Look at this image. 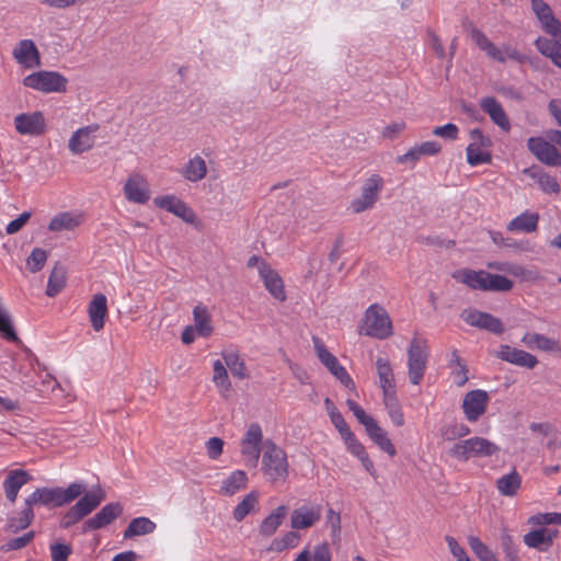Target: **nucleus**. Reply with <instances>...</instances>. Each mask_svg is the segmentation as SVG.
<instances>
[{
  "instance_id": "obj_9",
  "label": "nucleus",
  "mask_w": 561,
  "mask_h": 561,
  "mask_svg": "<svg viewBox=\"0 0 561 561\" xmlns=\"http://www.w3.org/2000/svg\"><path fill=\"white\" fill-rule=\"evenodd\" d=\"M427 363L425 341L413 337L408 350L409 380L419 385L424 376Z\"/></svg>"
},
{
  "instance_id": "obj_7",
  "label": "nucleus",
  "mask_w": 561,
  "mask_h": 561,
  "mask_svg": "<svg viewBox=\"0 0 561 561\" xmlns=\"http://www.w3.org/2000/svg\"><path fill=\"white\" fill-rule=\"evenodd\" d=\"M23 84L44 93L66 92L68 79L57 71L41 70L26 76Z\"/></svg>"
},
{
  "instance_id": "obj_40",
  "label": "nucleus",
  "mask_w": 561,
  "mask_h": 561,
  "mask_svg": "<svg viewBox=\"0 0 561 561\" xmlns=\"http://www.w3.org/2000/svg\"><path fill=\"white\" fill-rule=\"evenodd\" d=\"M449 367L451 369L453 382L456 386H465L469 379L468 368L456 350L451 352Z\"/></svg>"
},
{
  "instance_id": "obj_36",
  "label": "nucleus",
  "mask_w": 561,
  "mask_h": 561,
  "mask_svg": "<svg viewBox=\"0 0 561 561\" xmlns=\"http://www.w3.org/2000/svg\"><path fill=\"white\" fill-rule=\"evenodd\" d=\"M194 329L197 335L208 337L213 333L211 318L206 307L198 305L193 309Z\"/></svg>"
},
{
  "instance_id": "obj_2",
  "label": "nucleus",
  "mask_w": 561,
  "mask_h": 561,
  "mask_svg": "<svg viewBox=\"0 0 561 561\" xmlns=\"http://www.w3.org/2000/svg\"><path fill=\"white\" fill-rule=\"evenodd\" d=\"M454 277L476 290L506 293L512 290L514 286L513 280L506 276L491 274L483 270H463L458 275H454Z\"/></svg>"
},
{
  "instance_id": "obj_41",
  "label": "nucleus",
  "mask_w": 561,
  "mask_h": 561,
  "mask_svg": "<svg viewBox=\"0 0 561 561\" xmlns=\"http://www.w3.org/2000/svg\"><path fill=\"white\" fill-rule=\"evenodd\" d=\"M66 286V271L62 266L56 265L47 282L46 295L48 297L57 296Z\"/></svg>"
},
{
  "instance_id": "obj_30",
  "label": "nucleus",
  "mask_w": 561,
  "mask_h": 561,
  "mask_svg": "<svg viewBox=\"0 0 561 561\" xmlns=\"http://www.w3.org/2000/svg\"><path fill=\"white\" fill-rule=\"evenodd\" d=\"M288 513L286 505H279L273 512H271L260 525V534L264 537H271L276 533L278 527L283 524Z\"/></svg>"
},
{
  "instance_id": "obj_35",
  "label": "nucleus",
  "mask_w": 561,
  "mask_h": 561,
  "mask_svg": "<svg viewBox=\"0 0 561 561\" xmlns=\"http://www.w3.org/2000/svg\"><path fill=\"white\" fill-rule=\"evenodd\" d=\"M248 483V476L243 470H234L221 483L220 493L227 496L236 494L244 489Z\"/></svg>"
},
{
  "instance_id": "obj_60",
  "label": "nucleus",
  "mask_w": 561,
  "mask_h": 561,
  "mask_svg": "<svg viewBox=\"0 0 561 561\" xmlns=\"http://www.w3.org/2000/svg\"><path fill=\"white\" fill-rule=\"evenodd\" d=\"M213 379L218 386H225L228 382L227 365L219 359L214 362Z\"/></svg>"
},
{
  "instance_id": "obj_64",
  "label": "nucleus",
  "mask_w": 561,
  "mask_h": 561,
  "mask_svg": "<svg viewBox=\"0 0 561 561\" xmlns=\"http://www.w3.org/2000/svg\"><path fill=\"white\" fill-rule=\"evenodd\" d=\"M313 561H331V552L327 543L318 545L314 547Z\"/></svg>"
},
{
  "instance_id": "obj_4",
  "label": "nucleus",
  "mask_w": 561,
  "mask_h": 561,
  "mask_svg": "<svg viewBox=\"0 0 561 561\" xmlns=\"http://www.w3.org/2000/svg\"><path fill=\"white\" fill-rule=\"evenodd\" d=\"M359 334L378 340H386L393 334L392 321L382 306L373 304L366 309Z\"/></svg>"
},
{
  "instance_id": "obj_24",
  "label": "nucleus",
  "mask_w": 561,
  "mask_h": 561,
  "mask_svg": "<svg viewBox=\"0 0 561 561\" xmlns=\"http://www.w3.org/2000/svg\"><path fill=\"white\" fill-rule=\"evenodd\" d=\"M89 318L95 332L104 328L105 317L107 316V299L103 294L93 296L88 308Z\"/></svg>"
},
{
  "instance_id": "obj_19",
  "label": "nucleus",
  "mask_w": 561,
  "mask_h": 561,
  "mask_svg": "<svg viewBox=\"0 0 561 561\" xmlns=\"http://www.w3.org/2000/svg\"><path fill=\"white\" fill-rule=\"evenodd\" d=\"M15 128L22 135L39 136L45 131V118L42 112L22 113L14 118Z\"/></svg>"
},
{
  "instance_id": "obj_62",
  "label": "nucleus",
  "mask_w": 561,
  "mask_h": 561,
  "mask_svg": "<svg viewBox=\"0 0 561 561\" xmlns=\"http://www.w3.org/2000/svg\"><path fill=\"white\" fill-rule=\"evenodd\" d=\"M31 218V213L24 211L18 218L10 221L5 228L7 233L13 234L20 231Z\"/></svg>"
},
{
  "instance_id": "obj_13",
  "label": "nucleus",
  "mask_w": 561,
  "mask_h": 561,
  "mask_svg": "<svg viewBox=\"0 0 561 561\" xmlns=\"http://www.w3.org/2000/svg\"><path fill=\"white\" fill-rule=\"evenodd\" d=\"M527 147L540 162L550 167H561V153L548 139L530 137Z\"/></svg>"
},
{
  "instance_id": "obj_42",
  "label": "nucleus",
  "mask_w": 561,
  "mask_h": 561,
  "mask_svg": "<svg viewBox=\"0 0 561 561\" xmlns=\"http://www.w3.org/2000/svg\"><path fill=\"white\" fill-rule=\"evenodd\" d=\"M222 357L225 364L227 365L233 377H237L239 379H244L245 377H248L245 364L240 358L239 354L232 351H227L222 352Z\"/></svg>"
},
{
  "instance_id": "obj_25",
  "label": "nucleus",
  "mask_w": 561,
  "mask_h": 561,
  "mask_svg": "<svg viewBox=\"0 0 561 561\" xmlns=\"http://www.w3.org/2000/svg\"><path fill=\"white\" fill-rule=\"evenodd\" d=\"M31 476L27 471L22 469L11 470L5 480L3 481V488L7 499L14 503L19 493V490L31 480Z\"/></svg>"
},
{
  "instance_id": "obj_50",
  "label": "nucleus",
  "mask_w": 561,
  "mask_h": 561,
  "mask_svg": "<svg viewBox=\"0 0 561 561\" xmlns=\"http://www.w3.org/2000/svg\"><path fill=\"white\" fill-rule=\"evenodd\" d=\"M535 45L540 54L548 58H551L561 48V44L558 41L546 37H538Z\"/></svg>"
},
{
  "instance_id": "obj_38",
  "label": "nucleus",
  "mask_w": 561,
  "mask_h": 561,
  "mask_svg": "<svg viewBox=\"0 0 561 561\" xmlns=\"http://www.w3.org/2000/svg\"><path fill=\"white\" fill-rule=\"evenodd\" d=\"M522 342L530 348H538L541 351H554L559 345V342L553 339H550L540 333L531 332H527L523 336Z\"/></svg>"
},
{
  "instance_id": "obj_14",
  "label": "nucleus",
  "mask_w": 561,
  "mask_h": 561,
  "mask_svg": "<svg viewBox=\"0 0 561 561\" xmlns=\"http://www.w3.org/2000/svg\"><path fill=\"white\" fill-rule=\"evenodd\" d=\"M322 516V505L307 503L295 508L290 514V527L296 530L307 529L314 526Z\"/></svg>"
},
{
  "instance_id": "obj_29",
  "label": "nucleus",
  "mask_w": 561,
  "mask_h": 561,
  "mask_svg": "<svg viewBox=\"0 0 561 561\" xmlns=\"http://www.w3.org/2000/svg\"><path fill=\"white\" fill-rule=\"evenodd\" d=\"M524 173L536 180L543 193L558 194L560 192L558 180L554 176L546 173L541 168L531 167L525 169Z\"/></svg>"
},
{
  "instance_id": "obj_10",
  "label": "nucleus",
  "mask_w": 561,
  "mask_h": 561,
  "mask_svg": "<svg viewBox=\"0 0 561 561\" xmlns=\"http://www.w3.org/2000/svg\"><path fill=\"white\" fill-rule=\"evenodd\" d=\"M383 188V179L378 174H373L366 180L362 187V194L358 198L352 201L350 208L353 213L359 214L374 207Z\"/></svg>"
},
{
  "instance_id": "obj_55",
  "label": "nucleus",
  "mask_w": 561,
  "mask_h": 561,
  "mask_svg": "<svg viewBox=\"0 0 561 561\" xmlns=\"http://www.w3.org/2000/svg\"><path fill=\"white\" fill-rule=\"evenodd\" d=\"M467 30L469 32L471 39L481 50L484 51L492 44V42L486 37V35L479 28L474 27L471 22L468 23Z\"/></svg>"
},
{
  "instance_id": "obj_61",
  "label": "nucleus",
  "mask_w": 561,
  "mask_h": 561,
  "mask_svg": "<svg viewBox=\"0 0 561 561\" xmlns=\"http://www.w3.org/2000/svg\"><path fill=\"white\" fill-rule=\"evenodd\" d=\"M347 404L350 410L353 412L354 416L362 425H364V427H366L367 424H370L374 421V419L366 414L364 409L359 407L355 401L347 400Z\"/></svg>"
},
{
  "instance_id": "obj_12",
  "label": "nucleus",
  "mask_w": 561,
  "mask_h": 561,
  "mask_svg": "<svg viewBox=\"0 0 561 561\" xmlns=\"http://www.w3.org/2000/svg\"><path fill=\"white\" fill-rule=\"evenodd\" d=\"M461 319L469 325L483 329L493 334L500 335L504 332V325L500 318L477 309H465Z\"/></svg>"
},
{
  "instance_id": "obj_32",
  "label": "nucleus",
  "mask_w": 561,
  "mask_h": 561,
  "mask_svg": "<svg viewBox=\"0 0 561 561\" xmlns=\"http://www.w3.org/2000/svg\"><path fill=\"white\" fill-rule=\"evenodd\" d=\"M383 390V402L388 411L391 421L397 426H402L404 423L401 404L397 397L396 388H382Z\"/></svg>"
},
{
  "instance_id": "obj_27",
  "label": "nucleus",
  "mask_w": 561,
  "mask_h": 561,
  "mask_svg": "<svg viewBox=\"0 0 561 561\" xmlns=\"http://www.w3.org/2000/svg\"><path fill=\"white\" fill-rule=\"evenodd\" d=\"M442 151V145L437 141L430 140L411 148L407 153L399 158L402 163H415L422 156H436Z\"/></svg>"
},
{
  "instance_id": "obj_21",
  "label": "nucleus",
  "mask_w": 561,
  "mask_h": 561,
  "mask_svg": "<svg viewBox=\"0 0 561 561\" xmlns=\"http://www.w3.org/2000/svg\"><path fill=\"white\" fill-rule=\"evenodd\" d=\"M497 357L524 368H534L538 364L536 356L510 345H501L497 352Z\"/></svg>"
},
{
  "instance_id": "obj_52",
  "label": "nucleus",
  "mask_w": 561,
  "mask_h": 561,
  "mask_svg": "<svg viewBox=\"0 0 561 561\" xmlns=\"http://www.w3.org/2000/svg\"><path fill=\"white\" fill-rule=\"evenodd\" d=\"M241 442L248 445L264 446L261 425L259 423H251Z\"/></svg>"
},
{
  "instance_id": "obj_46",
  "label": "nucleus",
  "mask_w": 561,
  "mask_h": 561,
  "mask_svg": "<svg viewBox=\"0 0 561 561\" xmlns=\"http://www.w3.org/2000/svg\"><path fill=\"white\" fill-rule=\"evenodd\" d=\"M0 334L10 342H18L19 337L12 324L9 312L0 306Z\"/></svg>"
},
{
  "instance_id": "obj_56",
  "label": "nucleus",
  "mask_w": 561,
  "mask_h": 561,
  "mask_svg": "<svg viewBox=\"0 0 561 561\" xmlns=\"http://www.w3.org/2000/svg\"><path fill=\"white\" fill-rule=\"evenodd\" d=\"M330 417H331L332 423L334 424V426L341 434L342 438H345L347 436V434L353 433L351 431L350 426L347 425V423L345 422V420L343 419L342 414L339 411H336L335 408H333L330 411Z\"/></svg>"
},
{
  "instance_id": "obj_1",
  "label": "nucleus",
  "mask_w": 561,
  "mask_h": 561,
  "mask_svg": "<svg viewBox=\"0 0 561 561\" xmlns=\"http://www.w3.org/2000/svg\"><path fill=\"white\" fill-rule=\"evenodd\" d=\"M85 491L83 483L73 482L68 488H38L25 500V505L41 504L44 506L59 507L71 503Z\"/></svg>"
},
{
  "instance_id": "obj_22",
  "label": "nucleus",
  "mask_w": 561,
  "mask_h": 561,
  "mask_svg": "<svg viewBox=\"0 0 561 561\" xmlns=\"http://www.w3.org/2000/svg\"><path fill=\"white\" fill-rule=\"evenodd\" d=\"M124 193L129 202L146 204L150 198V191L146 180L140 175H131L124 185Z\"/></svg>"
},
{
  "instance_id": "obj_54",
  "label": "nucleus",
  "mask_w": 561,
  "mask_h": 561,
  "mask_svg": "<svg viewBox=\"0 0 561 561\" xmlns=\"http://www.w3.org/2000/svg\"><path fill=\"white\" fill-rule=\"evenodd\" d=\"M49 551L51 561H67L72 553V548L67 543L55 542L50 545Z\"/></svg>"
},
{
  "instance_id": "obj_39",
  "label": "nucleus",
  "mask_w": 561,
  "mask_h": 561,
  "mask_svg": "<svg viewBox=\"0 0 561 561\" xmlns=\"http://www.w3.org/2000/svg\"><path fill=\"white\" fill-rule=\"evenodd\" d=\"M207 174V167L205 160L195 156L190 159L183 170V176L191 182H198L203 180Z\"/></svg>"
},
{
  "instance_id": "obj_34",
  "label": "nucleus",
  "mask_w": 561,
  "mask_h": 561,
  "mask_svg": "<svg viewBox=\"0 0 561 561\" xmlns=\"http://www.w3.org/2000/svg\"><path fill=\"white\" fill-rule=\"evenodd\" d=\"M82 222V216L76 215L69 211H64L57 214L50 220L48 225V229L54 232L65 231V230H73Z\"/></svg>"
},
{
  "instance_id": "obj_51",
  "label": "nucleus",
  "mask_w": 561,
  "mask_h": 561,
  "mask_svg": "<svg viewBox=\"0 0 561 561\" xmlns=\"http://www.w3.org/2000/svg\"><path fill=\"white\" fill-rule=\"evenodd\" d=\"M241 454L244 457L245 465L255 468L259 463L261 446L248 445L241 442Z\"/></svg>"
},
{
  "instance_id": "obj_18",
  "label": "nucleus",
  "mask_w": 561,
  "mask_h": 561,
  "mask_svg": "<svg viewBox=\"0 0 561 561\" xmlns=\"http://www.w3.org/2000/svg\"><path fill=\"white\" fill-rule=\"evenodd\" d=\"M99 129L98 124L88 125L77 129L70 137L68 148L73 154H81L93 148L95 142L94 133Z\"/></svg>"
},
{
  "instance_id": "obj_44",
  "label": "nucleus",
  "mask_w": 561,
  "mask_h": 561,
  "mask_svg": "<svg viewBox=\"0 0 561 561\" xmlns=\"http://www.w3.org/2000/svg\"><path fill=\"white\" fill-rule=\"evenodd\" d=\"M468 543L480 561H497L495 554L491 551V549L483 543L479 537L469 536Z\"/></svg>"
},
{
  "instance_id": "obj_28",
  "label": "nucleus",
  "mask_w": 561,
  "mask_h": 561,
  "mask_svg": "<svg viewBox=\"0 0 561 561\" xmlns=\"http://www.w3.org/2000/svg\"><path fill=\"white\" fill-rule=\"evenodd\" d=\"M556 535L546 528L530 530L524 535V542L527 547L538 551H547L553 542Z\"/></svg>"
},
{
  "instance_id": "obj_6",
  "label": "nucleus",
  "mask_w": 561,
  "mask_h": 561,
  "mask_svg": "<svg viewBox=\"0 0 561 561\" xmlns=\"http://www.w3.org/2000/svg\"><path fill=\"white\" fill-rule=\"evenodd\" d=\"M499 451V447L483 437H471L455 443L448 454L459 461H467L474 457H490Z\"/></svg>"
},
{
  "instance_id": "obj_26",
  "label": "nucleus",
  "mask_w": 561,
  "mask_h": 561,
  "mask_svg": "<svg viewBox=\"0 0 561 561\" xmlns=\"http://www.w3.org/2000/svg\"><path fill=\"white\" fill-rule=\"evenodd\" d=\"M260 275L263 278L265 288L270 291V294L275 299L284 301L286 299V294L283 279L278 273L263 263L262 267L260 268Z\"/></svg>"
},
{
  "instance_id": "obj_31",
  "label": "nucleus",
  "mask_w": 561,
  "mask_h": 561,
  "mask_svg": "<svg viewBox=\"0 0 561 561\" xmlns=\"http://www.w3.org/2000/svg\"><path fill=\"white\" fill-rule=\"evenodd\" d=\"M539 215L537 213L524 211L520 215L513 218L508 225L507 229L510 231H518V232H534L538 229Z\"/></svg>"
},
{
  "instance_id": "obj_33",
  "label": "nucleus",
  "mask_w": 561,
  "mask_h": 561,
  "mask_svg": "<svg viewBox=\"0 0 561 561\" xmlns=\"http://www.w3.org/2000/svg\"><path fill=\"white\" fill-rule=\"evenodd\" d=\"M157 528L154 522L148 517H136L133 518L126 529L124 530V539H131L138 536H145L152 534Z\"/></svg>"
},
{
  "instance_id": "obj_5",
  "label": "nucleus",
  "mask_w": 561,
  "mask_h": 561,
  "mask_svg": "<svg viewBox=\"0 0 561 561\" xmlns=\"http://www.w3.org/2000/svg\"><path fill=\"white\" fill-rule=\"evenodd\" d=\"M105 499V492L101 488L83 493L79 501L71 506L61 517L60 527L68 529L90 513H92Z\"/></svg>"
},
{
  "instance_id": "obj_17",
  "label": "nucleus",
  "mask_w": 561,
  "mask_h": 561,
  "mask_svg": "<svg viewBox=\"0 0 561 561\" xmlns=\"http://www.w3.org/2000/svg\"><path fill=\"white\" fill-rule=\"evenodd\" d=\"M488 393L480 389L469 391L462 402V409L468 421H477L484 412L488 403Z\"/></svg>"
},
{
  "instance_id": "obj_23",
  "label": "nucleus",
  "mask_w": 561,
  "mask_h": 561,
  "mask_svg": "<svg viewBox=\"0 0 561 561\" xmlns=\"http://www.w3.org/2000/svg\"><path fill=\"white\" fill-rule=\"evenodd\" d=\"M15 60L26 68L39 65V53L32 39H22L13 50Z\"/></svg>"
},
{
  "instance_id": "obj_8",
  "label": "nucleus",
  "mask_w": 561,
  "mask_h": 561,
  "mask_svg": "<svg viewBox=\"0 0 561 561\" xmlns=\"http://www.w3.org/2000/svg\"><path fill=\"white\" fill-rule=\"evenodd\" d=\"M469 136L471 142L466 149L468 164L477 167L491 163L492 153L489 149L493 142L490 136L485 135L480 128L471 129Z\"/></svg>"
},
{
  "instance_id": "obj_57",
  "label": "nucleus",
  "mask_w": 561,
  "mask_h": 561,
  "mask_svg": "<svg viewBox=\"0 0 561 561\" xmlns=\"http://www.w3.org/2000/svg\"><path fill=\"white\" fill-rule=\"evenodd\" d=\"M561 513H545L531 516L529 523L533 525H552L560 523Z\"/></svg>"
},
{
  "instance_id": "obj_15",
  "label": "nucleus",
  "mask_w": 561,
  "mask_h": 561,
  "mask_svg": "<svg viewBox=\"0 0 561 561\" xmlns=\"http://www.w3.org/2000/svg\"><path fill=\"white\" fill-rule=\"evenodd\" d=\"M123 513V506L118 502L104 505L93 517L83 523V533L99 530L113 523Z\"/></svg>"
},
{
  "instance_id": "obj_20",
  "label": "nucleus",
  "mask_w": 561,
  "mask_h": 561,
  "mask_svg": "<svg viewBox=\"0 0 561 561\" xmlns=\"http://www.w3.org/2000/svg\"><path fill=\"white\" fill-rule=\"evenodd\" d=\"M480 107L503 131H510V118L505 113L502 104L494 96L482 98L480 100Z\"/></svg>"
},
{
  "instance_id": "obj_43",
  "label": "nucleus",
  "mask_w": 561,
  "mask_h": 561,
  "mask_svg": "<svg viewBox=\"0 0 561 561\" xmlns=\"http://www.w3.org/2000/svg\"><path fill=\"white\" fill-rule=\"evenodd\" d=\"M259 495L255 491H251L248 493L243 500L234 507L233 510V518L237 522L243 520L247 515L254 508L257 504Z\"/></svg>"
},
{
  "instance_id": "obj_37",
  "label": "nucleus",
  "mask_w": 561,
  "mask_h": 561,
  "mask_svg": "<svg viewBox=\"0 0 561 561\" xmlns=\"http://www.w3.org/2000/svg\"><path fill=\"white\" fill-rule=\"evenodd\" d=\"M522 485V477L514 469L508 474H504L496 481L499 492L504 496H514L517 494Z\"/></svg>"
},
{
  "instance_id": "obj_47",
  "label": "nucleus",
  "mask_w": 561,
  "mask_h": 561,
  "mask_svg": "<svg viewBox=\"0 0 561 561\" xmlns=\"http://www.w3.org/2000/svg\"><path fill=\"white\" fill-rule=\"evenodd\" d=\"M47 260V252L41 248H34L26 259V266L32 273L39 272Z\"/></svg>"
},
{
  "instance_id": "obj_58",
  "label": "nucleus",
  "mask_w": 561,
  "mask_h": 561,
  "mask_svg": "<svg viewBox=\"0 0 561 561\" xmlns=\"http://www.w3.org/2000/svg\"><path fill=\"white\" fill-rule=\"evenodd\" d=\"M347 450L357 458H360L366 454L365 447L356 439L354 433L347 434L345 438H343Z\"/></svg>"
},
{
  "instance_id": "obj_3",
  "label": "nucleus",
  "mask_w": 561,
  "mask_h": 561,
  "mask_svg": "<svg viewBox=\"0 0 561 561\" xmlns=\"http://www.w3.org/2000/svg\"><path fill=\"white\" fill-rule=\"evenodd\" d=\"M262 471L267 481L272 483L285 482L288 477L287 455L283 448L271 439L264 442Z\"/></svg>"
},
{
  "instance_id": "obj_59",
  "label": "nucleus",
  "mask_w": 561,
  "mask_h": 561,
  "mask_svg": "<svg viewBox=\"0 0 561 561\" xmlns=\"http://www.w3.org/2000/svg\"><path fill=\"white\" fill-rule=\"evenodd\" d=\"M224 440L219 437H211L206 442L207 455L210 459H217L222 454Z\"/></svg>"
},
{
  "instance_id": "obj_48",
  "label": "nucleus",
  "mask_w": 561,
  "mask_h": 561,
  "mask_svg": "<svg viewBox=\"0 0 561 561\" xmlns=\"http://www.w3.org/2000/svg\"><path fill=\"white\" fill-rule=\"evenodd\" d=\"M376 369L380 386H391L393 374L389 360L383 357H378L376 360Z\"/></svg>"
},
{
  "instance_id": "obj_49",
  "label": "nucleus",
  "mask_w": 561,
  "mask_h": 561,
  "mask_svg": "<svg viewBox=\"0 0 561 561\" xmlns=\"http://www.w3.org/2000/svg\"><path fill=\"white\" fill-rule=\"evenodd\" d=\"M33 505H26L24 510L19 513L18 517L10 519V526L15 530L26 528L33 520L34 513L32 510Z\"/></svg>"
},
{
  "instance_id": "obj_11",
  "label": "nucleus",
  "mask_w": 561,
  "mask_h": 561,
  "mask_svg": "<svg viewBox=\"0 0 561 561\" xmlns=\"http://www.w3.org/2000/svg\"><path fill=\"white\" fill-rule=\"evenodd\" d=\"M313 346L320 362L325 368L343 385L348 386L353 383L352 378L346 369L340 365L339 359L327 350L322 340L318 336H312Z\"/></svg>"
},
{
  "instance_id": "obj_45",
  "label": "nucleus",
  "mask_w": 561,
  "mask_h": 561,
  "mask_svg": "<svg viewBox=\"0 0 561 561\" xmlns=\"http://www.w3.org/2000/svg\"><path fill=\"white\" fill-rule=\"evenodd\" d=\"M300 541V535L296 531H287L280 538L274 539L271 543L270 550L280 552L288 548H295Z\"/></svg>"
},
{
  "instance_id": "obj_63",
  "label": "nucleus",
  "mask_w": 561,
  "mask_h": 561,
  "mask_svg": "<svg viewBox=\"0 0 561 561\" xmlns=\"http://www.w3.org/2000/svg\"><path fill=\"white\" fill-rule=\"evenodd\" d=\"M34 538V531H28L21 537L10 539L7 543L9 550H19L26 547Z\"/></svg>"
},
{
  "instance_id": "obj_53",
  "label": "nucleus",
  "mask_w": 561,
  "mask_h": 561,
  "mask_svg": "<svg viewBox=\"0 0 561 561\" xmlns=\"http://www.w3.org/2000/svg\"><path fill=\"white\" fill-rule=\"evenodd\" d=\"M432 134L446 140H457L459 136V128L454 123H447L443 126H436L432 130Z\"/></svg>"
},
{
  "instance_id": "obj_16",
  "label": "nucleus",
  "mask_w": 561,
  "mask_h": 561,
  "mask_svg": "<svg viewBox=\"0 0 561 561\" xmlns=\"http://www.w3.org/2000/svg\"><path fill=\"white\" fill-rule=\"evenodd\" d=\"M154 205L162 208L174 216L181 218L187 224H193L196 216L191 207L187 206L182 199L173 195H165L156 197L153 201Z\"/></svg>"
}]
</instances>
